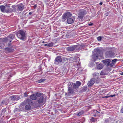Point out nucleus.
<instances>
[{"label":"nucleus","mask_w":123,"mask_h":123,"mask_svg":"<svg viewBox=\"0 0 123 123\" xmlns=\"http://www.w3.org/2000/svg\"><path fill=\"white\" fill-rule=\"evenodd\" d=\"M94 52L93 55H92V58L94 62H95L98 58V56L100 55L99 54L101 53V51L98 49H94Z\"/></svg>","instance_id":"f257e3e1"},{"label":"nucleus","mask_w":123,"mask_h":123,"mask_svg":"<svg viewBox=\"0 0 123 123\" xmlns=\"http://www.w3.org/2000/svg\"><path fill=\"white\" fill-rule=\"evenodd\" d=\"M1 10L2 12L7 13H10L13 12L12 8H10L9 6L6 7L5 6L2 5L0 6Z\"/></svg>","instance_id":"f03ea898"},{"label":"nucleus","mask_w":123,"mask_h":123,"mask_svg":"<svg viewBox=\"0 0 123 123\" xmlns=\"http://www.w3.org/2000/svg\"><path fill=\"white\" fill-rule=\"evenodd\" d=\"M17 37L21 40H24L26 37L25 32L22 30H20L16 34Z\"/></svg>","instance_id":"7ed1b4c3"},{"label":"nucleus","mask_w":123,"mask_h":123,"mask_svg":"<svg viewBox=\"0 0 123 123\" xmlns=\"http://www.w3.org/2000/svg\"><path fill=\"white\" fill-rule=\"evenodd\" d=\"M86 10L83 9H80L78 11V18L80 19H83L84 15L86 14Z\"/></svg>","instance_id":"20e7f679"},{"label":"nucleus","mask_w":123,"mask_h":123,"mask_svg":"<svg viewBox=\"0 0 123 123\" xmlns=\"http://www.w3.org/2000/svg\"><path fill=\"white\" fill-rule=\"evenodd\" d=\"M15 35L14 34H11L8 37L4 38L2 40V41L5 42H11L12 41V40L14 38Z\"/></svg>","instance_id":"39448f33"},{"label":"nucleus","mask_w":123,"mask_h":123,"mask_svg":"<svg viewBox=\"0 0 123 123\" xmlns=\"http://www.w3.org/2000/svg\"><path fill=\"white\" fill-rule=\"evenodd\" d=\"M72 15V14L69 12H68L64 13L62 16L63 21H65L67 19L70 18Z\"/></svg>","instance_id":"423d86ee"},{"label":"nucleus","mask_w":123,"mask_h":123,"mask_svg":"<svg viewBox=\"0 0 123 123\" xmlns=\"http://www.w3.org/2000/svg\"><path fill=\"white\" fill-rule=\"evenodd\" d=\"M11 99L14 101H16L19 99L20 97L18 95H12L10 97Z\"/></svg>","instance_id":"0eeeda50"},{"label":"nucleus","mask_w":123,"mask_h":123,"mask_svg":"<svg viewBox=\"0 0 123 123\" xmlns=\"http://www.w3.org/2000/svg\"><path fill=\"white\" fill-rule=\"evenodd\" d=\"M95 79L92 78L91 79V80L89 81L87 84L88 86L89 87H91L94 84L95 82Z\"/></svg>","instance_id":"6e6552de"},{"label":"nucleus","mask_w":123,"mask_h":123,"mask_svg":"<svg viewBox=\"0 0 123 123\" xmlns=\"http://www.w3.org/2000/svg\"><path fill=\"white\" fill-rule=\"evenodd\" d=\"M75 18L73 17L70 18H68L67 19V23L68 24H71L74 21Z\"/></svg>","instance_id":"1a4fd4ad"},{"label":"nucleus","mask_w":123,"mask_h":123,"mask_svg":"<svg viewBox=\"0 0 123 123\" xmlns=\"http://www.w3.org/2000/svg\"><path fill=\"white\" fill-rule=\"evenodd\" d=\"M110 59H107L102 61V62L105 65H106L107 66L109 65L110 63L111 62Z\"/></svg>","instance_id":"9d476101"},{"label":"nucleus","mask_w":123,"mask_h":123,"mask_svg":"<svg viewBox=\"0 0 123 123\" xmlns=\"http://www.w3.org/2000/svg\"><path fill=\"white\" fill-rule=\"evenodd\" d=\"M76 48L75 46H69L67 48V50L69 51H72L75 49Z\"/></svg>","instance_id":"9b49d317"},{"label":"nucleus","mask_w":123,"mask_h":123,"mask_svg":"<svg viewBox=\"0 0 123 123\" xmlns=\"http://www.w3.org/2000/svg\"><path fill=\"white\" fill-rule=\"evenodd\" d=\"M55 62H57L58 63L62 62V59L60 56H57L55 59Z\"/></svg>","instance_id":"f8f14e48"},{"label":"nucleus","mask_w":123,"mask_h":123,"mask_svg":"<svg viewBox=\"0 0 123 123\" xmlns=\"http://www.w3.org/2000/svg\"><path fill=\"white\" fill-rule=\"evenodd\" d=\"M19 10L20 11H22L24 9V6L23 4L21 3L19 4L18 5Z\"/></svg>","instance_id":"ddd939ff"},{"label":"nucleus","mask_w":123,"mask_h":123,"mask_svg":"<svg viewBox=\"0 0 123 123\" xmlns=\"http://www.w3.org/2000/svg\"><path fill=\"white\" fill-rule=\"evenodd\" d=\"M68 93L69 95H71L74 93V91L72 89H68Z\"/></svg>","instance_id":"4468645a"},{"label":"nucleus","mask_w":123,"mask_h":123,"mask_svg":"<svg viewBox=\"0 0 123 123\" xmlns=\"http://www.w3.org/2000/svg\"><path fill=\"white\" fill-rule=\"evenodd\" d=\"M43 96H41L39 98L38 101V102L39 103H42L43 101Z\"/></svg>","instance_id":"2eb2a0df"},{"label":"nucleus","mask_w":123,"mask_h":123,"mask_svg":"<svg viewBox=\"0 0 123 123\" xmlns=\"http://www.w3.org/2000/svg\"><path fill=\"white\" fill-rule=\"evenodd\" d=\"M112 121L110 117H109L105 120V123H110Z\"/></svg>","instance_id":"dca6fc26"},{"label":"nucleus","mask_w":123,"mask_h":123,"mask_svg":"<svg viewBox=\"0 0 123 123\" xmlns=\"http://www.w3.org/2000/svg\"><path fill=\"white\" fill-rule=\"evenodd\" d=\"M92 75L96 79H98L99 76V74L96 72H95L92 74Z\"/></svg>","instance_id":"f3484780"},{"label":"nucleus","mask_w":123,"mask_h":123,"mask_svg":"<svg viewBox=\"0 0 123 123\" xmlns=\"http://www.w3.org/2000/svg\"><path fill=\"white\" fill-rule=\"evenodd\" d=\"M30 98L33 100H35L37 98V97L36 95L34 94H33L30 96Z\"/></svg>","instance_id":"a211bd4d"},{"label":"nucleus","mask_w":123,"mask_h":123,"mask_svg":"<svg viewBox=\"0 0 123 123\" xmlns=\"http://www.w3.org/2000/svg\"><path fill=\"white\" fill-rule=\"evenodd\" d=\"M103 67V65L102 64H99L97 66V69H102Z\"/></svg>","instance_id":"6ab92c4d"},{"label":"nucleus","mask_w":123,"mask_h":123,"mask_svg":"<svg viewBox=\"0 0 123 123\" xmlns=\"http://www.w3.org/2000/svg\"><path fill=\"white\" fill-rule=\"evenodd\" d=\"M25 108L26 110H30L31 109V106L29 105H27L25 106Z\"/></svg>","instance_id":"aec40b11"},{"label":"nucleus","mask_w":123,"mask_h":123,"mask_svg":"<svg viewBox=\"0 0 123 123\" xmlns=\"http://www.w3.org/2000/svg\"><path fill=\"white\" fill-rule=\"evenodd\" d=\"M53 43H49L46 44L44 45L45 46H47L48 47H51L53 45Z\"/></svg>","instance_id":"412c9836"},{"label":"nucleus","mask_w":123,"mask_h":123,"mask_svg":"<svg viewBox=\"0 0 123 123\" xmlns=\"http://www.w3.org/2000/svg\"><path fill=\"white\" fill-rule=\"evenodd\" d=\"M91 121L93 122H94L97 121V119L93 117H92L91 119H90Z\"/></svg>","instance_id":"4be33fe9"},{"label":"nucleus","mask_w":123,"mask_h":123,"mask_svg":"<svg viewBox=\"0 0 123 123\" xmlns=\"http://www.w3.org/2000/svg\"><path fill=\"white\" fill-rule=\"evenodd\" d=\"M79 87V86H78L76 83H74L73 86V88L74 89H75L78 88Z\"/></svg>","instance_id":"5701e85b"},{"label":"nucleus","mask_w":123,"mask_h":123,"mask_svg":"<svg viewBox=\"0 0 123 123\" xmlns=\"http://www.w3.org/2000/svg\"><path fill=\"white\" fill-rule=\"evenodd\" d=\"M36 96H37V97H40L41 96H42V94L40 92H37L35 94Z\"/></svg>","instance_id":"b1692460"},{"label":"nucleus","mask_w":123,"mask_h":123,"mask_svg":"<svg viewBox=\"0 0 123 123\" xmlns=\"http://www.w3.org/2000/svg\"><path fill=\"white\" fill-rule=\"evenodd\" d=\"M104 37L103 36H99L97 38V40L98 41H101L102 39L104 38Z\"/></svg>","instance_id":"393cba45"},{"label":"nucleus","mask_w":123,"mask_h":123,"mask_svg":"<svg viewBox=\"0 0 123 123\" xmlns=\"http://www.w3.org/2000/svg\"><path fill=\"white\" fill-rule=\"evenodd\" d=\"M6 50H7V51H8L9 52H12L13 50V49H12L10 48H6Z\"/></svg>","instance_id":"a878e982"},{"label":"nucleus","mask_w":123,"mask_h":123,"mask_svg":"<svg viewBox=\"0 0 123 123\" xmlns=\"http://www.w3.org/2000/svg\"><path fill=\"white\" fill-rule=\"evenodd\" d=\"M45 80V79H40L37 81V82L38 83H40L43 82Z\"/></svg>","instance_id":"bb28decb"},{"label":"nucleus","mask_w":123,"mask_h":123,"mask_svg":"<svg viewBox=\"0 0 123 123\" xmlns=\"http://www.w3.org/2000/svg\"><path fill=\"white\" fill-rule=\"evenodd\" d=\"M76 84L79 86L81 85V82L79 81H76Z\"/></svg>","instance_id":"cd10ccee"},{"label":"nucleus","mask_w":123,"mask_h":123,"mask_svg":"<svg viewBox=\"0 0 123 123\" xmlns=\"http://www.w3.org/2000/svg\"><path fill=\"white\" fill-rule=\"evenodd\" d=\"M84 113V112L83 111H81L78 113L77 115L79 116H80L83 114Z\"/></svg>","instance_id":"c85d7f7f"},{"label":"nucleus","mask_w":123,"mask_h":123,"mask_svg":"<svg viewBox=\"0 0 123 123\" xmlns=\"http://www.w3.org/2000/svg\"><path fill=\"white\" fill-rule=\"evenodd\" d=\"M87 89V87L86 86H84L83 87V91H85Z\"/></svg>","instance_id":"c756f323"},{"label":"nucleus","mask_w":123,"mask_h":123,"mask_svg":"<svg viewBox=\"0 0 123 123\" xmlns=\"http://www.w3.org/2000/svg\"><path fill=\"white\" fill-rule=\"evenodd\" d=\"M1 105H6L7 104V103L5 102V101L4 100L2 101V102L1 103Z\"/></svg>","instance_id":"7c9ffc66"},{"label":"nucleus","mask_w":123,"mask_h":123,"mask_svg":"<svg viewBox=\"0 0 123 123\" xmlns=\"http://www.w3.org/2000/svg\"><path fill=\"white\" fill-rule=\"evenodd\" d=\"M94 113H95L96 115H98L99 112L98 111L96 110H94Z\"/></svg>","instance_id":"2f4dec72"},{"label":"nucleus","mask_w":123,"mask_h":123,"mask_svg":"<svg viewBox=\"0 0 123 123\" xmlns=\"http://www.w3.org/2000/svg\"><path fill=\"white\" fill-rule=\"evenodd\" d=\"M114 63L112 62L109 65L110 67H112L114 66Z\"/></svg>","instance_id":"473e14b6"},{"label":"nucleus","mask_w":123,"mask_h":123,"mask_svg":"<svg viewBox=\"0 0 123 123\" xmlns=\"http://www.w3.org/2000/svg\"><path fill=\"white\" fill-rule=\"evenodd\" d=\"M117 61V59H115L113 60L112 61V62L113 63H114V64Z\"/></svg>","instance_id":"72a5a7b5"},{"label":"nucleus","mask_w":123,"mask_h":123,"mask_svg":"<svg viewBox=\"0 0 123 123\" xmlns=\"http://www.w3.org/2000/svg\"><path fill=\"white\" fill-rule=\"evenodd\" d=\"M73 84L72 82H69L68 84V86L69 85H73Z\"/></svg>","instance_id":"f704fd0d"},{"label":"nucleus","mask_w":123,"mask_h":123,"mask_svg":"<svg viewBox=\"0 0 123 123\" xmlns=\"http://www.w3.org/2000/svg\"><path fill=\"white\" fill-rule=\"evenodd\" d=\"M100 74L101 75H105V74L103 72H102V71L100 73Z\"/></svg>","instance_id":"c9c22d12"},{"label":"nucleus","mask_w":123,"mask_h":123,"mask_svg":"<svg viewBox=\"0 0 123 123\" xmlns=\"http://www.w3.org/2000/svg\"><path fill=\"white\" fill-rule=\"evenodd\" d=\"M72 85L68 86V89H72Z\"/></svg>","instance_id":"e433bc0d"},{"label":"nucleus","mask_w":123,"mask_h":123,"mask_svg":"<svg viewBox=\"0 0 123 123\" xmlns=\"http://www.w3.org/2000/svg\"><path fill=\"white\" fill-rule=\"evenodd\" d=\"M27 96V93L26 92H25L24 93V96L25 97H26Z\"/></svg>","instance_id":"4c0bfd02"},{"label":"nucleus","mask_w":123,"mask_h":123,"mask_svg":"<svg viewBox=\"0 0 123 123\" xmlns=\"http://www.w3.org/2000/svg\"><path fill=\"white\" fill-rule=\"evenodd\" d=\"M115 94H114V95H111L110 96H109V97H115Z\"/></svg>","instance_id":"58836bf2"},{"label":"nucleus","mask_w":123,"mask_h":123,"mask_svg":"<svg viewBox=\"0 0 123 123\" xmlns=\"http://www.w3.org/2000/svg\"><path fill=\"white\" fill-rule=\"evenodd\" d=\"M121 113H123V107L121 109Z\"/></svg>","instance_id":"ea45409f"},{"label":"nucleus","mask_w":123,"mask_h":123,"mask_svg":"<svg viewBox=\"0 0 123 123\" xmlns=\"http://www.w3.org/2000/svg\"><path fill=\"white\" fill-rule=\"evenodd\" d=\"M37 6V4H35L34 6V8H35Z\"/></svg>","instance_id":"a19ab883"},{"label":"nucleus","mask_w":123,"mask_h":123,"mask_svg":"<svg viewBox=\"0 0 123 123\" xmlns=\"http://www.w3.org/2000/svg\"><path fill=\"white\" fill-rule=\"evenodd\" d=\"M93 25V24L91 23L90 24H88V25L89 26H91Z\"/></svg>","instance_id":"79ce46f5"},{"label":"nucleus","mask_w":123,"mask_h":123,"mask_svg":"<svg viewBox=\"0 0 123 123\" xmlns=\"http://www.w3.org/2000/svg\"><path fill=\"white\" fill-rule=\"evenodd\" d=\"M102 4H103V3H102V2H100V3H99V5H100L101 6V5H102Z\"/></svg>","instance_id":"37998d69"},{"label":"nucleus","mask_w":123,"mask_h":123,"mask_svg":"<svg viewBox=\"0 0 123 123\" xmlns=\"http://www.w3.org/2000/svg\"><path fill=\"white\" fill-rule=\"evenodd\" d=\"M9 43H8V45L9 46H10V45H11V43H10V42H9Z\"/></svg>","instance_id":"c03bdc74"},{"label":"nucleus","mask_w":123,"mask_h":123,"mask_svg":"<svg viewBox=\"0 0 123 123\" xmlns=\"http://www.w3.org/2000/svg\"><path fill=\"white\" fill-rule=\"evenodd\" d=\"M97 115H96V114H93V116H94V117H96V116H97Z\"/></svg>","instance_id":"a18cd8bd"},{"label":"nucleus","mask_w":123,"mask_h":123,"mask_svg":"<svg viewBox=\"0 0 123 123\" xmlns=\"http://www.w3.org/2000/svg\"><path fill=\"white\" fill-rule=\"evenodd\" d=\"M32 12H29V15H31V14H32Z\"/></svg>","instance_id":"49530a36"},{"label":"nucleus","mask_w":123,"mask_h":123,"mask_svg":"<svg viewBox=\"0 0 123 123\" xmlns=\"http://www.w3.org/2000/svg\"><path fill=\"white\" fill-rule=\"evenodd\" d=\"M120 74L122 75H123V72H122L120 73Z\"/></svg>","instance_id":"de8ad7c7"},{"label":"nucleus","mask_w":123,"mask_h":123,"mask_svg":"<svg viewBox=\"0 0 123 123\" xmlns=\"http://www.w3.org/2000/svg\"><path fill=\"white\" fill-rule=\"evenodd\" d=\"M45 43L44 41H43L42 42V43Z\"/></svg>","instance_id":"09e8293b"},{"label":"nucleus","mask_w":123,"mask_h":123,"mask_svg":"<svg viewBox=\"0 0 123 123\" xmlns=\"http://www.w3.org/2000/svg\"><path fill=\"white\" fill-rule=\"evenodd\" d=\"M108 96H105V98H108Z\"/></svg>","instance_id":"8fccbe9b"},{"label":"nucleus","mask_w":123,"mask_h":123,"mask_svg":"<svg viewBox=\"0 0 123 123\" xmlns=\"http://www.w3.org/2000/svg\"><path fill=\"white\" fill-rule=\"evenodd\" d=\"M106 16H107L108 15L106 13Z\"/></svg>","instance_id":"3c124183"},{"label":"nucleus","mask_w":123,"mask_h":123,"mask_svg":"<svg viewBox=\"0 0 123 123\" xmlns=\"http://www.w3.org/2000/svg\"><path fill=\"white\" fill-rule=\"evenodd\" d=\"M2 48V47H1L0 46V49H1Z\"/></svg>","instance_id":"603ef678"},{"label":"nucleus","mask_w":123,"mask_h":123,"mask_svg":"<svg viewBox=\"0 0 123 123\" xmlns=\"http://www.w3.org/2000/svg\"><path fill=\"white\" fill-rule=\"evenodd\" d=\"M67 93H65V95H67Z\"/></svg>","instance_id":"864d4df0"},{"label":"nucleus","mask_w":123,"mask_h":123,"mask_svg":"<svg viewBox=\"0 0 123 123\" xmlns=\"http://www.w3.org/2000/svg\"><path fill=\"white\" fill-rule=\"evenodd\" d=\"M13 6H12V7H13Z\"/></svg>","instance_id":"5fc2aeb1"}]
</instances>
